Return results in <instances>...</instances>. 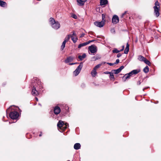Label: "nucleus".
I'll use <instances>...</instances> for the list:
<instances>
[{"label":"nucleus","mask_w":161,"mask_h":161,"mask_svg":"<svg viewBox=\"0 0 161 161\" xmlns=\"http://www.w3.org/2000/svg\"><path fill=\"white\" fill-rule=\"evenodd\" d=\"M57 126L58 129L61 130L60 131L61 132L64 131L69 127V124L67 123H65L62 120H59L57 123Z\"/></svg>","instance_id":"f257e3e1"},{"label":"nucleus","mask_w":161,"mask_h":161,"mask_svg":"<svg viewBox=\"0 0 161 161\" xmlns=\"http://www.w3.org/2000/svg\"><path fill=\"white\" fill-rule=\"evenodd\" d=\"M140 71V70L139 69L133 70L129 73L126 74L123 76V79L124 81H125L127 79H130V76L138 74Z\"/></svg>","instance_id":"f03ea898"},{"label":"nucleus","mask_w":161,"mask_h":161,"mask_svg":"<svg viewBox=\"0 0 161 161\" xmlns=\"http://www.w3.org/2000/svg\"><path fill=\"white\" fill-rule=\"evenodd\" d=\"M49 22L52 27L55 30H58L60 27V24L57 21H55L54 19L50 18L49 19Z\"/></svg>","instance_id":"7ed1b4c3"},{"label":"nucleus","mask_w":161,"mask_h":161,"mask_svg":"<svg viewBox=\"0 0 161 161\" xmlns=\"http://www.w3.org/2000/svg\"><path fill=\"white\" fill-rule=\"evenodd\" d=\"M154 9V14L155 15L158 17L159 16L160 13L159 10L160 9L159 3L158 1L155 2V6L153 7Z\"/></svg>","instance_id":"20e7f679"},{"label":"nucleus","mask_w":161,"mask_h":161,"mask_svg":"<svg viewBox=\"0 0 161 161\" xmlns=\"http://www.w3.org/2000/svg\"><path fill=\"white\" fill-rule=\"evenodd\" d=\"M82 67L83 63L81 62L80 63L79 65L77 67L76 69L73 72V74L75 76L79 74Z\"/></svg>","instance_id":"39448f33"},{"label":"nucleus","mask_w":161,"mask_h":161,"mask_svg":"<svg viewBox=\"0 0 161 161\" xmlns=\"http://www.w3.org/2000/svg\"><path fill=\"white\" fill-rule=\"evenodd\" d=\"M88 49L90 51L92 54L94 55L97 51V47L94 45H92L88 47Z\"/></svg>","instance_id":"423d86ee"},{"label":"nucleus","mask_w":161,"mask_h":161,"mask_svg":"<svg viewBox=\"0 0 161 161\" xmlns=\"http://www.w3.org/2000/svg\"><path fill=\"white\" fill-rule=\"evenodd\" d=\"M19 116L18 113L16 111L11 112L9 114V117L12 119H16Z\"/></svg>","instance_id":"0eeeda50"},{"label":"nucleus","mask_w":161,"mask_h":161,"mask_svg":"<svg viewBox=\"0 0 161 161\" xmlns=\"http://www.w3.org/2000/svg\"><path fill=\"white\" fill-rule=\"evenodd\" d=\"M105 20L104 21H96L94 22V25L97 27H102L104 25V22Z\"/></svg>","instance_id":"6e6552de"},{"label":"nucleus","mask_w":161,"mask_h":161,"mask_svg":"<svg viewBox=\"0 0 161 161\" xmlns=\"http://www.w3.org/2000/svg\"><path fill=\"white\" fill-rule=\"evenodd\" d=\"M119 21V18L118 16L114 15L112 19V22L114 24H116Z\"/></svg>","instance_id":"1a4fd4ad"},{"label":"nucleus","mask_w":161,"mask_h":161,"mask_svg":"<svg viewBox=\"0 0 161 161\" xmlns=\"http://www.w3.org/2000/svg\"><path fill=\"white\" fill-rule=\"evenodd\" d=\"M60 109L58 106H56L54 108V113L55 114H58L60 112Z\"/></svg>","instance_id":"9d476101"},{"label":"nucleus","mask_w":161,"mask_h":161,"mask_svg":"<svg viewBox=\"0 0 161 161\" xmlns=\"http://www.w3.org/2000/svg\"><path fill=\"white\" fill-rule=\"evenodd\" d=\"M32 94L34 96H37L38 94V92L37 91L36 88L34 86L32 89Z\"/></svg>","instance_id":"9b49d317"},{"label":"nucleus","mask_w":161,"mask_h":161,"mask_svg":"<svg viewBox=\"0 0 161 161\" xmlns=\"http://www.w3.org/2000/svg\"><path fill=\"white\" fill-rule=\"evenodd\" d=\"M74 59V58L72 56H69L67 58V59L65 60V62L66 63H68L69 62L72 61Z\"/></svg>","instance_id":"f8f14e48"},{"label":"nucleus","mask_w":161,"mask_h":161,"mask_svg":"<svg viewBox=\"0 0 161 161\" xmlns=\"http://www.w3.org/2000/svg\"><path fill=\"white\" fill-rule=\"evenodd\" d=\"M80 144L79 143H76L74 145V148L75 150H78L80 148Z\"/></svg>","instance_id":"ddd939ff"},{"label":"nucleus","mask_w":161,"mask_h":161,"mask_svg":"<svg viewBox=\"0 0 161 161\" xmlns=\"http://www.w3.org/2000/svg\"><path fill=\"white\" fill-rule=\"evenodd\" d=\"M86 57V55L85 53H83L82 55H79L78 56V58L81 61L83 59L85 58Z\"/></svg>","instance_id":"4468645a"},{"label":"nucleus","mask_w":161,"mask_h":161,"mask_svg":"<svg viewBox=\"0 0 161 161\" xmlns=\"http://www.w3.org/2000/svg\"><path fill=\"white\" fill-rule=\"evenodd\" d=\"M108 2L107 0H101L100 2V5L102 6L105 5L108 3Z\"/></svg>","instance_id":"2eb2a0df"},{"label":"nucleus","mask_w":161,"mask_h":161,"mask_svg":"<svg viewBox=\"0 0 161 161\" xmlns=\"http://www.w3.org/2000/svg\"><path fill=\"white\" fill-rule=\"evenodd\" d=\"M78 4L80 6H83L84 5V3L82 0H76Z\"/></svg>","instance_id":"dca6fc26"},{"label":"nucleus","mask_w":161,"mask_h":161,"mask_svg":"<svg viewBox=\"0 0 161 161\" xmlns=\"http://www.w3.org/2000/svg\"><path fill=\"white\" fill-rule=\"evenodd\" d=\"M87 42L80 44L78 46V47L79 48H80L81 47L86 46L88 45Z\"/></svg>","instance_id":"f3484780"},{"label":"nucleus","mask_w":161,"mask_h":161,"mask_svg":"<svg viewBox=\"0 0 161 161\" xmlns=\"http://www.w3.org/2000/svg\"><path fill=\"white\" fill-rule=\"evenodd\" d=\"M146 58L144 57L141 56V55H139L138 57V59L142 61H145V60L146 59Z\"/></svg>","instance_id":"a211bd4d"},{"label":"nucleus","mask_w":161,"mask_h":161,"mask_svg":"<svg viewBox=\"0 0 161 161\" xmlns=\"http://www.w3.org/2000/svg\"><path fill=\"white\" fill-rule=\"evenodd\" d=\"M7 5L5 2L0 0V5L1 7H4Z\"/></svg>","instance_id":"6ab92c4d"},{"label":"nucleus","mask_w":161,"mask_h":161,"mask_svg":"<svg viewBox=\"0 0 161 161\" xmlns=\"http://www.w3.org/2000/svg\"><path fill=\"white\" fill-rule=\"evenodd\" d=\"M97 73V72H96V70L94 68H93V70L92 71L91 74L93 77H95L96 74Z\"/></svg>","instance_id":"aec40b11"},{"label":"nucleus","mask_w":161,"mask_h":161,"mask_svg":"<svg viewBox=\"0 0 161 161\" xmlns=\"http://www.w3.org/2000/svg\"><path fill=\"white\" fill-rule=\"evenodd\" d=\"M71 40H72L74 43H75L78 39L76 36L74 37L73 36H71Z\"/></svg>","instance_id":"412c9836"},{"label":"nucleus","mask_w":161,"mask_h":161,"mask_svg":"<svg viewBox=\"0 0 161 161\" xmlns=\"http://www.w3.org/2000/svg\"><path fill=\"white\" fill-rule=\"evenodd\" d=\"M143 71L145 73H147L149 71V68L148 66H147L143 69Z\"/></svg>","instance_id":"4be33fe9"},{"label":"nucleus","mask_w":161,"mask_h":161,"mask_svg":"<svg viewBox=\"0 0 161 161\" xmlns=\"http://www.w3.org/2000/svg\"><path fill=\"white\" fill-rule=\"evenodd\" d=\"M70 37V35H67L65 37L64 41L65 42H68V41L69 40Z\"/></svg>","instance_id":"5701e85b"},{"label":"nucleus","mask_w":161,"mask_h":161,"mask_svg":"<svg viewBox=\"0 0 161 161\" xmlns=\"http://www.w3.org/2000/svg\"><path fill=\"white\" fill-rule=\"evenodd\" d=\"M113 72H114V73L115 74H118L121 71L119 69H117L115 70H113L112 71Z\"/></svg>","instance_id":"b1692460"},{"label":"nucleus","mask_w":161,"mask_h":161,"mask_svg":"<svg viewBox=\"0 0 161 161\" xmlns=\"http://www.w3.org/2000/svg\"><path fill=\"white\" fill-rule=\"evenodd\" d=\"M66 43V42L64 41L63 42L62 45L61 46V49L62 50H63L64 48L65 47Z\"/></svg>","instance_id":"393cba45"},{"label":"nucleus","mask_w":161,"mask_h":161,"mask_svg":"<svg viewBox=\"0 0 161 161\" xmlns=\"http://www.w3.org/2000/svg\"><path fill=\"white\" fill-rule=\"evenodd\" d=\"M144 62L145 64L148 65V66H150L151 63L149 60L147 59L146 58V59L145 60Z\"/></svg>","instance_id":"a878e982"},{"label":"nucleus","mask_w":161,"mask_h":161,"mask_svg":"<svg viewBox=\"0 0 161 161\" xmlns=\"http://www.w3.org/2000/svg\"><path fill=\"white\" fill-rule=\"evenodd\" d=\"M120 52V50H118L116 48H114V50H113V53H119Z\"/></svg>","instance_id":"bb28decb"},{"label":"nucleus","mask_w":161,"mask_h":161,"mask_svg":"<svg viewBox=\"0 0 161 161\" xmlns=\"http://www.w3.org/2000/svg\"><path fill=\"white\" fill-rule=\"evenodd\" d=\"M110 79H114V76L113 75V73H111L110 74Z\"/></svg>","instance_id":"cd10ccee"},{"label":"nucleus","mask_w":161,"mask_h":161,"mask_svg":"<svg viewBox=\"0 0 161 161\" xmlns=\"http://www.w3.org/2000/svg\"><path fill=\"white\" fill-rule=\"evenodd\" d=\"M101 64H97V65H96L94 67V69L97 70V69L100 67L101 66Z\"/></svg>","instance_id":"c85d7f7f"},{"label":"nucleus","mask_w":161,"mask_h":161,"mask_svg":"<svg viewBox=\"0 0 161 161\" xmlns=\"http://www.w3.org/2000/svg\"><path fill=\"white\" fill-rule=\"evenodd\" d=\"M129 44L128 43H127L126 44V47L125 49L129 51Z\"/></svg>","instance_id":"c756f323"},{"label":"nucleus","mask_w":161,"mask_h":161,"mask_svg":"<svg viewBox=\"0 0 161 161\" xmlns=\"http://www.w3.org/2000/svg\"><path fill=\"white\" fill-rule=\"evenodd\" d=\"M71 36H73L74 37L76 36V35L75 31L73 32L72 34V35H70V36L71 37Z\"/></svg>","instance_id":"7c9ffc66"},{"label":"nucleus","mask_w":161,"mask_h":161,"mask_svg":"<svg viewBox=\"0 0 161 161\" xmlns=\"http://www.w3.org/2000/svg\"><path fill=\"white\" fill-rule=\"evenodd\" d=\"M71 16L72 18H74V19H76L77 18V16L76 15H75L74 14H73L71 15Z\"/></svg>","instance_id":"2f4dec72"},{"label":"nucleus","mask_w":161,"mask_h":161,"mask_svg":"<svg viewBox=\"0 0 161 161\" xmlns=\"http://www.w3.org/2000/svg\"><path fill=\"white\" fill-rule=\"evenodd\" d=\"M111 32L113 33H115V30L114 28L111 29Z\"/></svg>","instance_id":"473e14b6"},{"label":"nucleus","mask_w":161,"mask_h":161,"mask_svg":"<svg viewBox=\"0 0 161 161\" xmlns=\"http://www.w3.org/2000/svg\"><path fill=\"white\" fill-rule=\"evenodd\" d=\"M124 68V66L122 65L120 66L119 69L121 71V70Z\"/></svg>","instance_id":"72a5a7b5"},{"label":"nucleus","mask_w":161,"mask_h":161,"mask_svg":"<svg viewBox=\"0 0 161 161\" xmlns=\"http://www.w3.org/2000/svg\"><path fill=\"white\" fill-rule=\"evenodd\" d=\"M119 59H116L115 62L114 63V64H116L119 63Z\"/></svg>","instance_id":"f704fd0d"},{"label":"nucleus","mask_w":161,"mask_h":161,"mask_svg":"<svg viewBox=\"0 0 161 161\" xmlns=\"http://www.w3.org/2000/svg\"><path fill=\"white\" fill-rule=\"evenodd\" d=\"M102 21H104V19L105 18V15L104 14H102Z\"/></svg>","instance_id":"c9c22d12"},{"label":"nucleus","mask_w":161,"mask_h":161,"mask_svg":"<svg viewBox=\"0 0 161 161\" xmlns=\"http://www.w3.org/2000/svg\"><path fill=\"white\" fill-rule=\"evenodd\" d=\"M129 51V50L125 49V51H124V53L125 54H127L128 53Z\"/></svg>","instance_id":"e433bc0d"},{"label":"nucleus","mask_w":161,"mask_h":161,"mask_svg":"<svg viewBox=\"0 0 161 161\" xmlns=\"http://www.w3.org/2000/svg\"><path fill=\"white\" fill-rule=\"evenodd\" d=\"M129 51V50L125 49V51H124V53L125 54H127L128 53Z\"/></svg>","instance_id":"4c0bfd02"},{"label":"nucleus","mask_w":161,"mask_h":161,"mask_svg":"<svg viewBox=\"0 0 161 161\" xmlns=\"http://www.w3.org/2000/svg\"><path fill=\"white\" fill-rule=\"evenodd\" d=\"M121 55H122L121 53H119L117 54V56L118 58H119L120 57H121Z\"/></svg>","instance_id":"58836bf2"},{"label":"nucleus","mask_w":161,"mask_h":161,"mask_svg":"<svg viewBox=\"0 0 161 161\" xmlns=\"http://www.w3.org/2000/svg\"><path fill=\"white\" fill-rule=\"evenodd\" d=\"M107 64L110 66L113 65L114 64V63H107Z\"/></svg>","instance_id":"ea45409f"},{"label":"nucleus","mask_w":161,"mask_h":161,"mask_svg":"<svg viewBox=\"0 0 161 161\" xmlns=\"http://www.w3.org/2000/svg\"><path fill=\"white\" fill-rule=\"evenodd\" d=\"M125 47V46L124 45L122 46V48L120 50V51H123Z\"/></svg>","instance_id":"a19ab883"},{"label":"nucleus","mask_w":161,"mask_h":161,"mask_svg":"<svg viewBox=\"0 0 161 161\" xmlns=\"http://www.w3.org/2000/svg\"><path fill=\"white\" fill-rule=\"evenodd\" d=\"M94 41H95V40H92L89 41L88 42H87L88 43V44H89L90 42H93Z\"/></svg>","instance_id":"79ce46f5"},{"label":"nucleus","mask_w":161,"mask_h":161,"mask_svg":"<svg viewBox=\"0 0 161 161\" xmlns=\"http://www.w3.org/2000/svg\"><path fill=\"white\" fill-rule=\"evenodd\" d=\"M111 72H109V71H106V72H104V73L105 74H109L111 73Z\"/></svg>","instance_id":"37998d69"},{"label":"nucleus","mask_w":161,"mask_h":161,"mask_svg":"<svg viewBox=\"0 0 161 161\" xmlns=\"http://www.w3.org/2000/svg\"><path fill=\"white\" fill-rule=\"evenodd\" d=\"M141 84V82L140 81V80H139L138 81L137 83V84L138 85H140V84Z\"/></svg>","instance_id":"c03bdc74"},{"label":"nucleus","mask_w":161,"mask_h":161,"mask_svg":"<svg viewBox=\"0 0 161 161\" xmlns=\"http://www.w3.org/2000/svg\"><path fill=\"white\" fill-rule=\"evenodd\" d=\"M126 13V12H125L124 13H123L122 15H121V17H123V16Z\"/></svg>","instance_id":"a18cd8bd"},{"label":"nucleus","mask_w":161,"mask_h":161,"mask_svg":"<svg viewBox=\"0 0 161 161\" xmlns=\"http://www.w3.org/2000/svg\"><path fill=\"white\" fill-rule=\"evenodd\" d=\"M84 35V33H82L81 34V36H80V37H83Z\"/></svg>","instance_id":"49530a36"},{"label":"nucleus","mask_w":161,"mask_h":161,"mask_svg":"<svg viewBox=\"0 0 161 161\" xmlns=\"http://www.w3.org/2000/svg\"><path fill=\"white\" fill-rule=\"evenodd\" d=\"M76 64H77V63H70L69 64L70 65H72Z\"/></svg>","instance_id":"de8ad7c7"},{"label":"nucleus","mask_w":161,"mask_h":161,"mask_svg":"<svg viewBox=\"0 0 161 161\" xmlns=\"http://www.w3.org/2000/svg\"><path fill=\"white\" fill-rule=\"evenodd\" d=\"M148 88V87H147L144 88H143V91H144L145 90V89H147V88Z\"/></svg>","instance_id":"09e8293b"},{"label":"nucleus","mask_w":161,"mask_h":161,"mask_svg":"<svg viewBox=\"0 0 161 161\" xmlns=\"http://www.w3.org/2000/svg\"><path fill=\"white\" fill-rule=\"evenodd\" d=\"M36 99L37 101H38V98L36 97Z\"/></svg>","instance_id":"8fccbe9b"},{"label":"nucleus","mask_w":161,"mask_h":161,"mask_svg":"<svg viewBox=\"0 0 161 161\" xmlns=\"http://www.w3.org/2000/svg\"><path fill=\"white\" fill-rule=\"evenodd\" d=\"M83 2H84V3H85L86 1L87 0H82Z\"/></svg>","instance_id":"3c124183"},{"label":"nucleus","mask_w":161,"mask_h":161,"mask_svg":"<svg viewBox=\"0 0 161 161\" xmlns=\"http://www.w3.org/2000/svg\"><path fill=\"white\" fill-rule=\"evenodd\" d=\"M11 107H9V108H8L7 109V111L8 110H9V109H10L11 108Z\"/></svg>","instance_id":"603ef678"},{"label":"nucleus","mask_w":161,"mask_h":161,"mask_svg":"<svg viewBox=\"0 0 161 161\" xmlns=\"http://www.w3.org/2000/svg\"><path fill=\"white\" fill-rule=\"evenodd\" d=\"M39 136H42V133H41L39 135Z\"/></svg>","instance_id":"864d4df0"},{"label":"nucleus","mask_w":161,"mask_h":161,"mask_svg":"<svg viewBox=\"0 0 161 161\" xmlns=\"http://www.w3.org/2000/svg\"><path fill=\"white\" fill-rule=\"evenodd\" d=\"M12 123H13L12 122H9V124H10Z\"/></svg>","instance_id":"5fc2aeb1"},{"label":"nucleus","mask_w":161,"mask_h":161,"mask_svg":"<svg viewBox=\"0 0 161 161\" xmlns=\"http://www.w3.org/2000/svg\"><path fill=\"white\" fill-rule=\"evenodd\" d=\"M103 63L104 64L106 63L105 62H103Z\"/></svg>","instance_id":"6e6d98bb"},{"label":"nucleus","mask_w":161,"mask_h":161,"mask_svg":"<svg viewBox=\"0 0 161 161\" xmlns=\"http://www.w3.org/2000/svg\"><path fill=\"white\" fill-rule=\"evenodd\" d=\"M39 105H40V106H41V104H39Z\"/></svg>","instance_id":"4d7b16f0"},{"label":"nucleus","mask_w":161,"mask_h":161,"mask_svg":"<svg viewBox=\"0 0 161 161\" xmlns=\"http://www.w3.org/2000/svg\"><path fill=\"white\" fill-rule=\"evenodd\" d=\"M67 109H69V108H68V107H67Z\"/></svg>","instance_id":"13d9d810"},{"label":"nucleus","mask_w":161,"mask_h":161,"mask_svg":"<svg viewBox=\"0 0 161 161\" xmlns=\"http://www.w3.org/2000/svg\"><path fill=\"white\" fill-rule=\"evenodd\" d=\"M39 82H38V85H39Z\"/></svg>","instance_id":"bf43d9fd"}]
</instances>
